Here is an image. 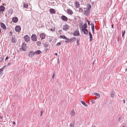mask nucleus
Instances as JSON below:
<instances>
[{
	"instance_id": "obj_1",
	"label": "nucleus",
	"mask_w": 127,
	"mask_h": 127,
	"mask_svg": "<svg viewBox=\"0 0 127 127\" xmlns=\"http://www.w3.org/2000/svg\"><path fill=\"white\" fill-rule=\"evenodd\" d=\"M31 39L33 41H36L37 40V37L35 34H33L31 36Z\"/></svg>"
},
{
	"instance_id": "obj_2",
	"label": "nucleus",
	"mask_w": 127,
	"mask_h": 127,
	"mask_svg": "<svg viewBox=\"0 0 127 127\" xmlns=\"http://www.w3.org/2000/svg\"><path fill=\"white\" fill-rule=\"evenodd\" d=\"M25 40L26 42H28L30 40V38L28 35H26L24 36Z\"/></svg>"
},
{
	"instance_id": "obj_3",
	"label": "nucleus",
	"mask_w": 127,
	"mask_h": 127,
	"mask_svg": "<svg viewBox=\"0 0 127 127\" xmlns=\"http://www.w3.org/2000/svg\"><path fill=\"white\" fill-rule=\"evenodd\" d=\"M81 30L83 32L84 34L86 35L88 34V31L87 29H86L84 28L83 27L81 28Z\"/></svg>"
},
{
	"instance_id": "obj_4",
	"label": "nucleus",
	"mask_w": 127,
	"mask_h": 127,
	"mask_svg": "<svg viewBox=\"0 0 127 127\" xmlns=\"http://www.w3.org/2000/svg\"><path fill=\"white\" fill-rule=\"evenodd\" d=\"M26 44L24 43H23L22 45V50L23 51H25L26 50L27 47L26 46Z\"/></svg>"
},
{
	"instance_id": "obj_5",
	"label": "nucleus",
	"mask_w": 127,
	"mask_h": 127,
	"mask_svg": "<svg viewBox=\"0 0 127 127\" xmlns=\"http://www.w3.org/2000/svg\"><path fill=\"white\" fill-rule=\"evenodd\" d=\"M35 55V53L33 51H30L29 53V54L28 55V56H29V57L30 58H31L32 56H34Z\"/></svg>"
},
{
	"instance_id": "obj_6",
	"label": "nucleus",
	"mask_w": 127,
	"mask_h": 127,
	"mask_svg": "<svg viewBox=\"0 0 127 127\" xmlns=\"http://www.w3.org/2000/svg\"><path fill=\"white\" fill-rule=\"evenodd\" d=\"M69 26L67 24H65L63 25V30L65 31H66L69 29Z\"/></svg>"
},
{
	"instance_id": "obj_7",
	"label": "nucleus",
	"mask_w": 127,
	"mask_h": 127,
	"mask_svg": "<svg viewBox=\"0 0 127 127\" xmlns=\"http://www.w3.org/2000/svg\"><path fill=\"white\" fill-rule=\"evenodd\" d=\"M15 30L16 32H19L21 31V28L19 26H17L15 27Z\"/></svg>"
},
{
	"instance_id": "obj_8",
	"label": "nucleus",
	"mask_w": 127,
	"mask_h": 127,
	"mask_svg": "<svg viewBox=\"0 0 127 127\" xmlns=\"http://www.w3.org/2000/svg\"><path fill=\"white\" fill-rule=\"evenodd\" d=\"M0 26L4 30H6V27L5 25L3 23H0Z\"/></svg>"
},
{
	"instance_id": "obj_9",
	"label": "nucleus",
	"mask_w": 127,
	"mask_h": 127,
	"mask_svg": "<svg viewBox=\"0 0 127 127\" xmlns=\"http://www.w3.org/2000/svg\"><path fill=\"white\" fill-rule=\"evenodd\" d=\"M61 18L63 21H66L68 20V19L65 16L63 15L61 16Z\"/></svg>"
},
{
	"instance_id": "obj_10",
	"label": "nucleus",
	"mask_w": 127,
	"mask_h": 127,
	"mask_svg": "<svg viewBox=\"0 0 127 127\" xmlns=\"http://www.w3.org/2000/svg\"><path fill=\"white\" fill-rule=\"evenodd\" d=\"M12 20V21L14 23H17L18 21V19L17 17H13Z\"/></svg>"
},
{
	"instance_id": "obj_11",
	"label": "nucleus",
	"mask_w": 127,
	"mask_h": 127,
	"mask_svg": "<svg viewBox=\"0 0 127 127\" xmlns=\"http://www.w3.org/2000/svg\"><path fill=\"white\" fill-rule=\"evenodd\" d=\"M79 31H74L72 33V34L74 36H78L79 35Z\"/></svg>"
},
{
	"instance_id": "obj_12",
	"label": "nucleus",
	"mask_w": 127,
	"mask_h": 127,
	"mask_svg": "<svg viewBox=\"0 0 127 127\" xmlns=\"http://www.w3.org/2000/svg\"><path fill=\"white\" fill-rule=\"evenodd\" d=\"M5 7L4 6L2 5L0 6V12H4L5 11Z\"/></svg>"
},
{
	"instance_id": "obj_13",
	"label": "nucleus",
	"mask_w": 127,
	"mask_h": 127,
	"mask_svg": "<svg viewBox=\"0 0 127 127\" xmlns=\"http://www.w3.org/2000/svg\"><path fill=\"white\" fill-rule=\"evenodd\" d=\"M76 40V38L75 37H72L70 39V42L71 43L73 42L74 41H75Z\"/></svg>"
},
{
	"instance_id": "obj_14",
	"label": "nucleus",
	"mask_w": 127,
	"mask_h": 127,
	"mask_svg": "<svg viewBox=\"0 0 127 127\" xmlns=\"http://www.w3.org/2000/svg\"><path fill=\"white\" fill-rule=\"evenodd\" d=\"M66 11L69 14L71 15L73 13V12L71 9H67L66 10Z\"/></svg>"
},
{
	"instance_id": "obj_15",
	"label": "nucleus",
	"mask_w": 127,
	"mask_h": 127,
	"mask_svg": "<svg viewBox=\"0 0 127 127\" xmlns=\"http://www.w3.org/2000/svg\"><path fill=\"white\" fill-rule=\"evenodd\" d=\"M84 14L86 15H87L90 13V11L88 10H85L84 11Z\"/></svg>"
},
{
	"instance_id": "obj_16",
	"label": "nucleus",
	"mask_w": 127,
	"mask_h": 127,
	"mask_svg": "<svg viewBox=\"0 0 127 127\" xmlns=\"http://www.w3.org/2000/svg\"><path fill=\"white\" fill-rule=\"evenodd\" d=\"M40 37L43 39H44L45 38V35L43 33H41L40 34Z\"/></svg>"
},
{
	"instance_id": "obj_17",
	"label": "nucleus",
	"mask_w": 127,
	"mask_h": 127,
	"mask_svg": "<svg viewBox=\"0 0 127 127\" xmlns=\"http://www.w3.org/2000/svg\"><path fill=\"white\" fill-rule=\"evenodd\" d=\"M49 11L51 13L55 14V11L53 9L51 8L49 10Z\"/></svg>"
},
{
	"instance_id": "obj_18",
	"label": "nucleus",
	"mask_w": 127,
	"mask_h": 127,
	"mask_svg": "<svg viewBox=\"0 0 127 127\" xmlns=\"http://www.w3.org/2000/svg\"><path fill=\"white\" fill-rule=\"evenodd\" d=\"M92 25L91 26V29L93 31V33H94V26L93 24H92V23L91 24Z\"/></svg>"
},
{
	"instance_id": "obj_19",
	"label": "nucleus",
	"mask_w": 127,
	"mask_h": 127,
	"mask_svg": "<svg viewBox=\"0 0 127 127\" xmlns=\"http://www.w3.org/2000/svg\"><path fill=\"white\" fill-rule=\"evenodd\" d=\"M60 37L61 38L65 39H69V38H66V36L64 35H61L60 36Z\"/></svg>"
},
{
	"instance_id": "obj_20",
	"label": "nucleus",
	"mask_w": 127,
	"mask_h": 127,
	"mask_svg": "<svg viewBox=\"0 0 127 127\" xmlns=\"http://www.w3.org/2000/svg\"><path fill=\"white\" fill-rule=\"evenodd\" d=\"M115 92L114 91H112V93L110 95L111 97L112 98H114L115 96Z\"/></svg>"
},
{
	"instance_id": "obj_21",
	"label": "nucleus",
	"mask_w": 127,
	"mask_h": 127,
	"mask_svg": "<svg viewBox=\"0 0 127 127\" xmlns=\"http://www.w3.org/2000/svg\"><path fill=\"white\" fill-rule=\"evenodd\" d=\"M34 53L35 54V53L36 55H37L40 54L42 53V52L40 50H38L36 51Z\"/></svg>"
},
{
	"instance_id": "obj_22",
	"label": "nucleus",
	"mask_w": 127,
	"mask_h": 127,
	"mask_svg": "<svg viewBox=\"0 0 127 127\" xmlns=\"http://www.w3.org/2000/svg\"><path fill=\"white\" fill-rule=\"evenodd\" d=\"M75 5L77 7H80V4L79 2L78 1H76Z\"/></svg>"
},
{
	"instance_id": "obj_23",
	"label": "nucleus",
	"mask_w": 127,
	"mask_h": 127,
	"mask_svg": "<svg viewBox=\"0 0 127 127\" xmlns=\"http://www.w3.org/2000/svg\"><path fill=\"white\" fill-rule=\"evenodd\" d=\"M87 9L89 10H90L91 8V6L90 4H89L87 5Z\"/></svg>"
},
{
	"instance_id": "obj_24",
	"label": "nucleus",
	"mask_w": 127,
	"mask_h": 127,
	"mask_svg": "<svg viewBox=\"0 0 127 127\" xmlns=\"http://www.w3.org/2000/svg\"><path fill=\"white\" fill-rule=\"evenodd\" d=\"M70 114L71 116H72L75 114V112L74 110H73L70 112Z\"/></svg>"
},
{
	"instance_id": "obj_25",
	"label": "nucleus",
	"mask_w": 127,
	"mask_h": 127,
	"mask_svg": "<svg viewBox=\"0 0 127 127\" xmlns=\"http://www.w3.org/2000/svg\"><path fill=\"white\" fill-rule=\"evenodd\" d=\"M3 68H0V77L3 74Z\"/></svg>"
},
{
	"instance_id": "obj_26",
	"label": "nucleus",
	"mask_w": 127,
	"mask_h": 127,
	"mask_svg": "<svg viewBox=\"0 0 127 127\" xmlns=\"http://www.w3.org/2000/svg\"><path fill=\"white\" fill-rule=\"evenodd\" d=\"M94 95H95L96 96H97L96 97V98H99L100 97V96L99 93H95L94 94Z\"/></svg>"
},
{
	"instance_id": "obj_27",
	"label": "nucleus",
	"mask_w": 127,
	"mask_h": 127,
	"mask_svg": "<svg viewBox=\"0 0 127 127\" xmlns=\"http://www.w3.org/2000/svg\"><path fill=\"white\" fill-rule=\"evenodd\" d=\"M43 45L44 47H47L48 46V42H46L45 43L43 44Z\"/></svg>"
},
{
	"instance_id": "obj_28",
	"label": "nucleus",
	"mask_w": 127,
	"mask_h": 127,
	"mask_svg": "<svg viewBox=\"0 0 127 127\" xmlns=\"http://www.w3.org/2000/svg\"><path fill=\"white\" fill-rule=\"evenodd\" d=\"M36 44L38 46H40L41 45V42L40 41H37L36 43Z\"/></svg>"
},
{
	"instance_id": "obj_29",
	"label": "nucleus",
	"mask_w": 127,
	"mask_h": 127,
	"mask_svg": "<svg viewBox=\"0 0 127 127\" xmlns=\"http://www.w3.org/2000/svg\"><path fill=\"white\" fill-rule=\"evenodd\" d=\"M80 40L79 38H78L76 42L77 45H79V41Z\"/></svg>"
},
{
	"instance_id": "obj_30",
	"label": "nucleus",
	"mask_w": 127,
	"mask_h": 127,
	"mask_svg": "<svg viewBox=\"0 0 127 127\" xmlns=\"http://www.w3.org/2000/svg\"><path fill=\"white\" fill-rule=\"evenodd\" d=\"M81 103L83 105H84L85 106H88L87 105L85 104V102L82 101H81Z\"/></svg>"
},
{
	"instance_id": "obj_31",
	"label": "nucleus",
	"mask_w": 127,
	"mask_h": 127,
	"mask_svg": "<svg viewBox=\"0 0 127 127\" xmlns=\"http://www.w3.org/2000/svg\"><path fill=\"white\" fill-rule=\"evenodd\" d=\"M11 42L13 43L16 42V40L15 38L12 37L11 39Z\"/></svg>"
},
{
	"instance_id": "obj_32",
	"label": "nucleus",
	"mask_w": 127,
	"mask_h": 127,
	"mask_svg": "<svg viewBox=\"0 0 127 127\" xmlns=\"http://www.w3.org/2000/svg\"><path fill=\"white\" fill-rule=\"evenodd\" d=\"M75 122L73 123H71L70 125V127H74Z\"/></svg>"
},
{
	"instance_id": "obj_33",
	"label": "nucleus",
	"mask_w": 127,
	"mask_h": 127,
	"mask_svg": "<svg viewBox=\"0 0 127 127\" xmlns=\"http://www.w3.org/2000/svg\"><path fill=\"white\" fill-rule=\"evenodd\" d=\"M90 36V41L91 42L92 41L93 39L92 35H89Z\"/></svg>"
},
{
	"instance_id": "obj_34",
	"label": "nucleus",
	"mask_w": 127,
	"mask_h": 127,
	"mask_svg": "<svg viewBox=\"0 0 127 127\" xmlns=\"http://www.w3.org/2000/svg\"><path fill=\"white\" fill-rule=\"evenodd\" d=\"M23 6L24 8H27L28 6V5L27 3H24L23 5Z\"/></svg>"
},
{
	"instance_id": "obj_35",
	"label": "nucleus",
	"mask_w": 127,
	"mask_h": 127,
	"mask_svg": "<svg viewBox=\"0 0 127 127\" xmlns=\"http://www.w3.org/2000/svg\"><path fill=\"white\" fill-rule=\"evenodd\" d=\"M78 11L79 12H82L83 11V9L82 8H79Z\"/></svg>"
},
{
	"instance_id": "obj_36",
	"label": "nucleus",
	"mask_w": 127,
	"mask_h": 127,
	"mask_svg": "<svg viewBox=\"0 0 127 127\" xmlns=\"http://www.w3.org/2000/svg\"><path fill=\"white\" fill-rule=\"evenodd\" d=\"M84 28H84L85 29H86L87 27V25L86 23H85L84 24Z\"/></svg>"
},
{
	"instance_id": "obj_37",
	"label": "nucleus",
	"mask_w": 127,
	"mask_h": 127,
	"mask_svg": "<svg viewBox=\"0 0 127 127\" xmlns=\"http://www.w3.org/2000/svg\"><path fill=\"white\" fill-rule=\"evenodd\" d=\"M66 40H65V42L66 43H70V41H69V40H70V39H66Z\"/></svg>"
},
{
	"instance_id": "obj_38",
	"label": "nucleus",
	"mask_w": 127,
	"mask_h": 127,
	"mask_svg": "<svg viewBox=\"0 0 127 127\" xmlns=\"http://www.w3.org/2000/svg\"><path fill=\"white\" fill-rule=\"evenodd\" d=\"M126 31L125 30H124V31L122 30V34H125Z\"/></svg>"
},
{
	"instance_id": "obj_39",
	"label": "nucleus",
	"mask_w": 127,
	"mask_h": 127,
	"mask_svg": "<svg viewBox=\"0 0 127 127\" xmlns=\"http://www.w3.org/2000/svg\"><path fill=\"white\" fill-rule=\"evenodd\" d=\"M61 44V43L60 42L58 43L56 45V46L60 45Z\"/></svg>"
},
{
	"instance_id": "obj_40",
	"label": "nucleus",
	"mask_w": 127,
	"mask_h": 127,
	"mask_svg": "<svg viewBox=\"0 0 127 127\" xmlns=\"http://www.w3.org/2000/svg\"><path fill=\"white\" fill-rule=\"evenodd\" d=\"M52 40V39L51 38H49L48 40V41L50 42H51Z\"/></svg>"
},
{
	"instance_id": "obj_41",
	"label": "nucleus",
	"mask_w": 127,
	"mask_h": 127,
	"mask_svg": "<svg viewBox=\"0 0 127 127\" xmlns=\"http://www.w3.org/2000/svg\"><path fill=\"white\" fill-rule=\"evenodd\" d=\"M92 103L93 104H94L95 103V101L94 100H91Z\"/></svg>"
},
{
	"instance_id": "obj_42",
	"label": "nucleus",
	"mask_w": 127,
	"mask_h": 127,
	"mask_svg": "<svg viewBox=\"0 0 127 127\" xmlns=\"http://www.w3.org/2000/svg\"><path fill=\"white\" fill-rule=\"evenodd\" d=\"M43 112L42 111H40V116H41L43 114Z\"/></svg>"
},
{
	"instance_id": "obj_43",
	"label": "nucleus",
	"mask_w": 127,
	"mask_h": 127,
	"mask_svg": "<svg viewBox=\"0 0 127 127\" xmlns=\"http://www.w3.org/2000/svg\"><path fill=\"white\" fill-rule=\"evenodd\" d=\"M55 74H54V73H53V76H52V79H53L54 77H55Z\"/></svg>"
},
{
	"instance_id": "obj_44",
	"label": "nucleus",
	"mask_w": 127,
	"mask_h": 127,
	"mask_svg": "<svg viewBox=\"0 0 127 127\" xmlns=\"http://www.w3.org/2000/svg\"><path fill=\"white\" fill-rule=\"evenodd\" d=\"M121 118L120 117L119 118L118 120L119 122L120 121V120H121Z\"/></svg>"
},
{
	"instance_id": "obj_45",
	"label": "nucleus",
	"mask_w": 127,
	"mask_h": 127,
	"mask_svg": "<svg viewBox=\"0 0 127 127\" xmlns=\"http://www.w3.org/2000/svg\"><path fill=\"white\" fill-rule=\"evenodd\" d=\"M11 64V63L10 62H9V63H8V65H10Z\"/></svg>"
},
{
	"instance_id": "obj_46",
	"label": "nucleus",
	"mask_w": 127,
	"mask_h": 127,
	"mask_svg": "<svg viewBox=\"0 0 127 127\" xmlns=\"http://www.w3.org/2000/svg\"><path fill=\"white\" fill-rule=\"evenodd\" d=\"M8 56H7V57H6L5 58V60H7L8 59Z\"/></svg>"
},
{
	"instance_id": "obj_47",
	"label": "nucleus",
	"mask_w": 127,
	"mask_h": 127,
	"mask_svg": "<svg viewBox=\"0 0 127 127\" xmlns=\"http://www.w3.org/2000/svg\"><path fill=\"white\" fill-rule=\"evenodd\" d=\"M123 102L124 103H125V99L123 100Z\"/></svg>"
},
{
	"instance_id": "obj_48",
	"label": "nucleus",
	"mask_w": 127,
	"mask_h": 127,
	"mask_svg": "<svg viewBox=\"0 0 127 127\" xmlns=\"http://www.w3.org/2000/svg\"><path fill=\"white\" fill-rule=\"evenodd\" d=\"M89 35H92V34H91V32H89Z\"/></svg>"
},
{
	"instance_id": "obj_49",
	"label": "nucleus",
	"mask_w": 127,
	"mask_h": 127,
	"mask_svg": "<svg viewBox=\"0 0 127 127\" xmlns=\"http://www.w3.org/2000/svg\"><path fill=\"white\" fill-rule=\"evenodd\" d=\"M5 68V66H4L3 67H2L1 68H3V70L4 68Z\"/></svg>"
},
{
	"instance_id": "obj_50",
	"label": "nucleus",
	"mask_w": 127,
	"mask_h": 127,
	"mask_svg": "<svg viewBox=\"0 0 127 127\" xmlns=\"http://www.w3.org/2000/svg\"><path fill=\"white\" fill-rule=\"evenodd\" d=\"M49 50V49H47L46 50H45V52H47V51L48 50Z\"/></svg>"
},
{
	"instance_id": "obj_51",
	"label": "nucleus",
	"mask_w": 127,
	"mask_h": 127,
	"mask_svg": "<svg viewBox=\"0 0 127 127\" xmlns=\"http://www.w3.org/2000/svg\"><path fill=\"white\" fill-rule=\"evenodd\" d=\"M13 124L14 125H15V124L16 123H15V122H13Z\"/></svg>"
},
{
	"instance_id": "obj_52",
	"label": "nucleus",
	"mask_w": 127,
	"mask_h": 127,
	"mask_svg": "<svg viewBox=\"0 0 127 127\" xmlns=\"http://www.w3.org/2000/svg\"><path fill=\"white\" fill-rule=\"evenodd\" d=\"M90 22L89 21L88 22V25H91V24L90 25Z\"/></svg>"
},
{
	"instance_id": "obj_53",
	"label": "nucleus",
	"mask_w": 127,
	"mask_h": 127,
	"mask_svg": "<svg viewBox=\"0 0 127 127\" xmlns=\"http://www.w3.org/2000/svg\"><path fill=\"white\" fill-rule=\"evenodd\" d=\"M111 27H112V28H113V24L112 25H111Z\"/></svg>"
},
{
	"instance_id": "obj_54",
	"label": "nucleus",
	"mask_w": 127,
	"mask_h": 127,
	"mask_svg": "<svg viewBox=\"0 0 127 127\" xmlns=\"http://www.w3.org/2000/svg\"><path fill=\"white\" fill-rule=\"evenodd\" d=\"M92 127H95V125H93Z\"/></svg>"
},
{
	"instance_id": "obj_55",
	"label": "nucleus",
	"mask_w": 127,
	"mask_h": 127,
	"mask_svg": "<svg viewBox=\"0 0 127 127\" xmlns=\"http://www.w3.org/2000/svg\"><path fill=\"white\" fill-rule=\"evenodd\" d=\"M1 29L0 28V33H1Z\"/></svg>"
},
{
	"instance_id": "obj_56",
	"label": "nucleus",
	"mask_w": 127,
	"mask_h": 127,
	"mask_svg": "<svg viewBox=\"0 0 127 127\" xmlns=\"http://www.w3.org/2000/svg\"><path fill=\"white\" fill-rule=\"evenodd\" d=\"M55 55H56V56H57V53H55Z\"/></svg>"
},
{
	"instance_id": "obj_57",
	"label": "nucleus",
	"mask_w": 127,
	"mask_h": 127,
	"mask_svg": "<svg viewBox=\"0 0 127 127\" xmlns=\"http://www.w3.org/2000/svg\"><path fill=\"white\" fill-rule=\"evenodd\" d=\"M58 59H59V58H58ZM59 62H60V60H58V63H59Z\"/></svg>"
},
{
	"instance_id": "obj_58",
	"label": "nucleus",
	"mask_w": 127,
	"mask_h": 127,
	"mask_svg": "<svg viewBox=\"0 0 127 127\" xmlns=\"http://www.w3.org/2000/svg\"><path fill=\"white\" fill-rule=\"evenodd\" d=\"M124 34H122V36L123 37H124Z\"/></svg>"
},
{
	"instance_id": "obj_59",
	"label": "nucleus",
	"mask_w": 127,
	"mask_h": 127,
	"mask_svg": "<svg viewBox=\"0 0 127 127\" xmlns=\"http://www.w3.org/2000/svg\"><path fill=\"white\" fill-rule=\"evenodd\" d=\"M93 3H94V2H92V3H91V4H93Z\"/></svg>"
},
{
	"instance_id": "obj_60",
	"label": "nucleus",
	"mask_w": 127,
	"mask_h": 127,
	"mask_svg": "<svg viewBox=\"0 0 127 127\" xmlns=\"http://www.w3.org/2000/svg\"><path fill=\"white\" fill-rule=\"evenodd\" d=\"M2 61V60L0 61V63Z\"/></svg>"
},
{
	"instance_id": "obj_61",
	"label": "nucleus",
	"mask_w": 127,
	"mask_h": 127,
	"mask_svg": "<svg viewBox=\"0 0 127 127\" xmlns=\"http://www.w3.org/2000/svg\"><path fill=\"white\" fill-rule=\"evenodd\" d=\"M94 63H95L94 62H93V64H94Z\"/></svg>"
},
{
	"instance_id": "obj_62",
	"label": "nucleus",
	"mask_w": 127,
	"mask_h": 127,
	"mask_svg": "<svg viewBox=\"0 0 127 127\" xmlns=\"http://www.w3.org/2000/svg\"><path fill=\"white\" fill-rule=\"evenodd\" d=\"M2 118H3L2 117H1L0 118V119H2Z\"/></svg>"
},
{
	"instance_id": "obj_63",
	"label": "nucleus",
	"mask_w": 127,
	"mask_h": 127,
	"mask_svg": "<svg viewBox=\"0 0 127 127\" xmlns=\"http://www.w3.org/2000/svg\"><path fill=\"white\" fill-rule=\"evenodd\" d=\"M126 71H127V68L126 69Z\"/></svg>"
},
{
	"instance_id": "obj_64",
	"label": "nucleus",
	"mask_w": 127,
	"mask_h": 127,
	"mask_svg": "<svg viewBox=\"0 0 127 127\" xmlns=\"http://www.w3.org/2000/svg\"><path fill=\"white\" fill-rule=\"evenodd\" d=\"M122 127H125V126H124Z\"/></svg>"
}]
</instances>
